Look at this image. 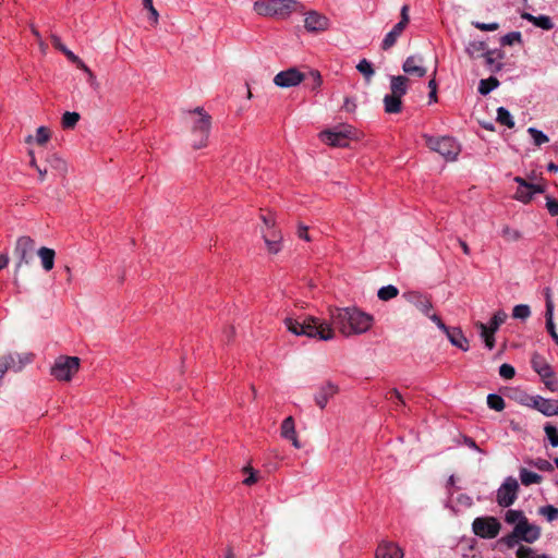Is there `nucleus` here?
Masks as SVG:
<instances>
[{
	"instance_id": "nucleus-1",
	"label": "nucleus",
	"mask_w": 558,
	"mask_h": 558,
	"mask_svg": "<svg viewBox=\"0 0 558 558\" xmlns=\"http://www.w3.org/2000/svg\"><path fill=\"white\" fill-rule=\"evenodd\" d=\"M330 319L332 325L345 337L365 333L374 324V317L357 307L330 310Z\"/></svg>"
},
{
	"instance_id": "nucleus-2",
	"label": "nucleus",
	"mask_w": 558,
	"mask_h": 558,
	"mask_svg": "<svg viewBox=\"0 0 558 558\" xmlns=\"http://www.w3.org/2000/svg\"><path fill=\"white\" fill-rule=\"evenodd\" d=\"M284 325L290 332L296 336H306L325 341L335 337L331 325L314 316L287 317Z\"/></svg>"
},
{
	"instance_id": "nucleus-3",
	"label": "nucleus",
	"mask_w": 558,
	"mask_h": 558,
	"mask_svg": "<svg viewBox=\"0 0 558 558\" xmlns=\"http://www.w3.org/2000/svg\"><path fill=\"white\" fill-rule=\"evenodd\" d=\"M189 113L197 114V118L193 120L191 126L192 147L194 149L204 148L208 144L211 128V116L202 107H196L195 109L190 110Z\"/></svg>"
},
{
	"instance_id": "nucleus-4",
	"label": "nucleus",
	"mask_w": 558,
	"mask_h": 558,
	"mask_svg": "<svg viewBox=\"0 0 558 558\" xmlns=\"http://www.w3.org/2000/svg\"><path fill=\"white\" fill-rule=\"evenodd\" d=\"M541 527L536 524L530 523L526 518L523 521L518 522L512 532L505 536L501 542L508 548H513L520 542H525L527 544L536 542L541 537Z\"/></svg>"
},
{
	"instance_id": "nucleus-5",
	"label": "nucleus",
	"mask_w": 558,
	"mask_h": 558,
	"mask_svg": "<svg viewBox=\"0 0 558 558\" xmlns=\"http://www.w3.org/2000/svg\"><path fill=\"white\" fill-rule=\"evenodd\" d=\"M426 146L442 156L447 161H454L461 153V146L452 136L423 135Z\"/></svg>"
},
{
	"instance_id": "nucleus-6",
	"label": "nucleus",
	"mask_w": 558,
	"mask_h": 558,
	"mask_svg": "<svg viewBox=\"0 0 558 558\" xmlns=\"http://www.w3.org/2000/svg\"><path fill=\"white\" fill-rule=\"evenodd\" d=\"M295 0H258L254 3V11L262 16L287 17L295 9Z\"/></svg>"
},
{
	"instance_id": "nucleus-7",
	"label": "nucleus",
	"mask_w": 558,
	"mask_h": 558,
	"mask_svg": "<svg viewBox=\"0 0 558 558\" xmlns=\"http://www.w3.org/2000/svg\"><path fill=\"white\" fill-rule=\"evenodd\" d=\"M320 138L324 143L333 147H348L350 140H357V130L350 124H340L330 130L323 131Z\"/></svg>"
},
{
	"instance_id": "nucleus-8",
	"label": "nucleus",
	"mask_w": 558,
	"mask_h": 558,
	"mask_svg": "<svg viewBox=\"0 0 558 558\" xmlns=\"http://www.w3.org/2000/svg\"><path fill=\"white\" fill-rule=\"evenodd\" d=\"M81 360L77 356L60 355L51 366V376L60 381H70L80 369Z\"/></svg>"
},
{
	"instance_id": "nucleus-9",
	"label": "nucleus",
	"mask_w": 558,
	"mask_h": 558,
	"mask_svg": "<svg viewBox=\"0 0 558 558\" xmlns=\"http://www.w3.org/2000/svg\"><path fill=\"white\" fill-rule=\"evenodd\" d=\"M465 52L472 63V72L475 76L481 74V68H488V45L484 40H473L466 48Z\"/></svg>"
},
{
	"instance_id": "nucleus-10",
	"label": "nucleus",
	"mask_w": 558,
	"mask_h": 558,
	"mask_svg": "<svg viewBox=\"0 0 558 558\" xmlns=\"http://www.w3.org/2000/svg\"><path fill=\"white\" fill-rule=\"evenodd\" d=\"M401 19L400 21L392 27V29L385 36V38L381 41V49L383 50H389L391 47H393L398 40V38L401 36L405 27L408 26L410 22L409 16V7L404 4L401 9Z\"/></svg>"
},
{
	"instance_id": "nucleus-11",
	"label": "nucleus",
	"mask_w": 558,
	"mask_h": 558,
	"mask_svg": "<svg viewBox=\"0 0 558 558\" xmlns=\"http://www.w3.org/2000/svg\"><path fill=\"white\" fill-rule=\"evenodd\" d=\"M519 489V483L514 477H508L497 490V502L501 507L511 506L515 499Z\"/></svg>"
},
{
	"instance_id": "nucleus-12",
	"label": "nucleus",
	"mask_w": 558,
	"mask_h": 558,
	"mask_svg": "<svg viewBox=\"0 0 558 558\" xmlns=\"http://www.w3.org/2000/svg\"><path fill=\"white\" fill-rule=\"evenodd\" d=\"M306 78V75L299 71L296 68H289L281 71L274 77V83L282 88L298 86Z\"/></svg>"
},
{
	"instance_id": "nucleus-13",
	"label": "nucleus",
	"mask_w": 558,
	"mask_h": 558,
	"mask_svg": "<svg viewBox=\"0 0 558 558\" xmlns=\"http://www.w3.org/2000/svg\"><path fill=\"white\" fill-rule=\"evenodd\" d=\"M514 181L518 183V189L515 192L517 199L529 203L531 202L534 194L544 193L545 186L542 184H534L527 182L525 179L521 177H515Z\"/></svg>"
},
{
	"instance_id": "nucleus-14",
	"label": "nucleus",
	"mask_w": 558,
	"mask_h": 558,
	"mask_svg": "<svg viewBox=\"0 0 558 558\" xmlns=\"http://www.w3.org/2000/svg\"><path fill=\"white\" fill-rule=\"evenodd\" d=\"M35 242L31 236L23 235L16 240L14 254L19 258L17 267L29 264L33 258Z\"/></svg>"
},
{
	"instance_id": "nucleus-15",
	"label": "nucleus",
	"mask_w": 558,
	"mask_h": 558,
	"mask_svg": "<svg viewBox=\"0 0 558 558\" xmlns=\"http://www.w3.org/2000/svg\"><path fill=\"white\" fill-rule=\"evenodd\" d=\"M329 26V20L325 15L316 12L310 11L305 14L304 19V27L306 31L316 33L326 31Z\"/></svg>"
},
{
	"instance_id": "nucleus-16",
	"label": "nucleus",
	"mask_w": 558,
	"mask_h": 558,
	"mask_svg": "<svg viewBox=\"0 0 558 558\" xmlns=\"http://www.w3.org/2000/svg\"><path fill=\"white\" fill-rule=\"evenodd\" d=\"M263 239L269 254H277L282 250V234L279 229L262 230Z\"/></svg>"
},
{
	"instance_id": "nucleus-17",
	"label": "nucleus",
	"mask_w": 558,
	"mask_h": 558,
	"mask_svg": "<svg viewBox=\"0 0 558 558\" xmlns=\"http://www.w3.org/2000/svg\"><path fill=\"white\" fill-rule=\"evenodd\" d=\"M402 70L410 76L424 77L426 75V68L423 65V58L417 56H410L405 59Z\"/></svg>"
},
{
	"instance_id": "nucleus-18",
	"label": "nucleus",
	"mask_w": 558,
	"mask_h": 558,
	"mask_svg": "<svg viewBox=\"0 0 558 558\" xmlns=\"http://www.w3.org/2000/svg\"><path fill=\"white\" fill-rule=\"evenodd\" d=\"M280 435L282 438L290 440L294 448L300 449L301 444L298 438V434L295 430V423L294 418L292 416H288L282 421L281 427H280Z\"/></svg>"
},
{
	"instance_id": "nucleus-19",
	"label": "nucleus",
	"mask_w": 558,
	"mask_h": 558,
	"mask_svg": "<svg viewBox=\"0 0 558 558\" xmlns=\"http://www.w3.org/2000/svg\"><path fill=\"white\" fill-rule=\"evenodd\" d=\"M375 558H403V550L392 542H383L376 549Z\"/></svg>"
},
{
	"instance_id": "nucleus-20",
	"label": "nucleus",
	"mask_w": 558,
	"mask_h": 558,
	"mask_svg": "<svg viewBox=\"0 0 558 558\" xmlns=\"http://www.w3.org/2000/svg\"><path fill=\"white\" fill-rule=\"evenodd\" d=\"M533 407L546 416L558 415V400H549L537 396L533 398Z\"/></svg>"
},
{
	"instance_id": "nucleus-21",
	"label": "nucleus",
	"mask_w": 558,
	"mask_h": 558,
	"mask_svg": "<svg viewBox=\"0 0 558 558\" xmlns=\"http://www.w3.org/2000/svg\"><path fill=\"white\" fill-rule=\"evenodd\" d=\"M337 393L338 386L330 381H327L319 388L318 392L315 395V402L320 409H325L329 399H331Z\"/></svg>"
},
{
	"instance_id": "nucleus-22",
	"label": "nucleus",
	"mask_w": 558,
	"mask_h": 558,
	"mask_svg": "<svg viewBox=\"0 0 558 558\" xmlns=\"http://www.w3.org/2000/svg\"><path fill=\"white\" fill-rule=\"evenodd\" d=\"M532 368L543 378H550L554 376L551 366L546 362L545 357L538 353H534L531 359Z\"/></svg>"
},
{
	"instance_id": "nucleus-23",
	"label": "nucleus",
	"mask_w": 558,
	"mask_h": 558,
	"mask_svg": "<svg viewBox=\"0 0 558 558\" xmlns=\"http://www.w3.org/2000/svg\"><path fill=\"white\" fill-rule=\"evenodd\" d=\"M444 332L447 335L449 341L457 348L463 351L469 349L468 339L464 337L460 328L448 327Z\"/></svg>"
},
{
	"instance_id": "nucleus-24",
	"label": "nucleus",
	"mask_w": 558,
	"mask_h": 558,
	"mask_svg": "<svg viewBox=\"0 0 558 558\" xmlns=\"http://www.w3.org/2000/svg\"><path fill=\"white\" fill-rule=\"evenodd\" d=\"M521 17L525 21L531 22L536 27H539L544 31H550L554 28V23L551 19L547 15H538L534 16L529 12L521 13Z\"/></svg>"
},
{
	"instance_id": "nucleus-25",
	"label": "nucleus",
	"mask_w": 558,
	"mask_h": 558,
	"mask_svg": "<svg viewBox=\"0 0 558 558\" xmlns=\"http://www.w3.org/2000/svg\"><path fill=\"white\" fill-rule=\"evenodd\" d=\"M408 83L409 78L404 75L391 76L390 94L402 98L408 92Z\"/></svg>"
},
{
	"instance_id": "nucleus-26",
	"label": "nucleus",
	"mask_w": 558,
	"mask_h": 558,
	"mask_svg": "<svg viewBox=\"0 0 558 558\" xmlns=\"http://www.w3.org/2000/svg\"><path fill=\"white\" fill-rule=\"evenodd\" d=\"M41 266L46 271H50L54 266L56 252L49 247H40L37 252Z\"/></svg>"
},
{
	"instance_id": "nucleus-27",
	"label": "nucleus",
	"mask_w": 558,
	"mask_h": 558,
	"mask_svg": "<svg viewBox=\"0 0 558 558\" xmlns=\"http://www.w3.org/2000/svg\"><path fill=\"white\" fill-rule=\"evenodd\" d=\"M2 359L4 360V363H7V366L9 367V369L14 371V372L22 371L24 365L31 362L29 356L22 357L20 355L15 356L13 354L4 355V356H2Z\"/></svg>"
},
{
	"instance_id": "nucleus-28",
	"label": "nucleus",
	"mask_w": 558,
	"mask_h": 558,
	"mask_svg": "<svg viewBox=\"0 0 558 558\" xmlns=\"http://www.w3.org/2000/svg\"><path fill=\"white\" fill-rule=\"evenodd\" d=\"M384 106L387 113H400L402 111V98L388 94L384 97Z\"/></svg>"
},
{
	"instance_id": "nucleus-29",
	"label": "nucleus",
	"mask_w": 558,
	"mask_h": 558,
	"mask_svg": "<svg viewBox=\"0 0 558 558\" xmlns=\"http://www.w3.org/2000/svg\"><path fill=\"white\" fill-rule=\"evenodd\" d=\"M485 109V101L478 100L473 108L471 118L475 120L484 130H488V121L483 117Z\"/></svg>"
},
{
	"instance_id": "nucleus-30",
	"label": "nucleus",
	"mask_w": 558,
	"mask_h": 558,
	"mask_svg": "<svg viewBox=\"0 0 558 558\" xmlns=\"http://www.w3.org/2000/svg\"><path fill=\"white\" fill-rule=\"evenodd\" d=\"M508 315L505 311H497L490 318V350L494 347V335L501 324L507 319Z\"/></svg>"
},
{
	"instance_id": "nucleus-31",
	"label": "nucleus",
	"mask_w": 558,
	"mask_h": 558,
	"mask_svg": "<svg viewBox=\"0 0 558 558\" xmlns=\"http://www.w3.org/2000/svg\"><path fill=\"white\" fill-rule=\"evenodd\" d=\"M496 122L500 125L507 126L508 129H513L515 126L512 114L504 107H499L497 109Z\"/></svg>"
},
{
	"instance_id": "nucleus-32",
	"label": "nucleus",
	"mask_w": 558,
	"mask_h": 558,
	"mask_svg": "<svg viewBox=\"0 0 558 558\" xmlns=\"http://www.w3.org/2000/svg\"><path fill=\"white\" fill-rule=\"evenodd\" d=\"M473 532L475 535L483 538L488 537V517L476 518L472 524Z\"/></svg>"
},
{
	"instance_id": "nucleus-33",
	"label": "nucleus",
	"mask_w": 558,
	"mask_h": 558,
	"mask_svg": "<svg viewBox=\"0 0 558 558\" xmlns=\"http://www.w3.org/2000/svg\"><path fill=\"white\" fill-rule=\"evenodd\" d=\"M520 480L524 486H530L532 484H539L543 481V477L539 474L523 468L520 470Z\"/></svg>"
},
{
	"instance_id": "nucleus-34",
	"label": "nucleus",
	"mask_w": 558,
	"mask_h": 558,
	"mask_svg": "<svg viewBox=\"0 0 558 558\" xmlns=\"http://www.w3.org/2000/svg\"><path fill=\"white\" fill-rule=\"evenodd\" d=\"M47 162L50 165L51 169L58 171L61 175H65L68 171L66 162L56 154L50 155L47 158Z\"/></svg>"
},
{
	"instance_id": "nucleus-35",
	"label": "nucleus",
	"mask_w": 558,
	"mask_h": 558,
	"mask_svg": "<svg viewBox=\"0 0 558 558\" xmlns=\"http://www.w3.org/2000/svg\"><path fill=\"white\" fill-rule=\"evenodd\" d=\"M398 294H399L398 288L392 284L381 287L377 292V296L381 301H390V300L395 299L396 296H398Z\"/></svg>"
},
{
	"instance_id": "nucleus-36",
	"label": "nucleus",
	"mask_w": 558,
	"mask_h": 558,
	"mask_svg": "<svg viewBox=\"0 0 558 558\" xmlns=\"http://www.w3.org/2000/svg\"><path fill=\"white\" fill-rule=\"evenodd\" d=\"M80 118L81 117L77 112H64L61 119L62 128L65 130L74 129L80 121Z\"/></svg>"
},
{
	"instance_id": "nucleus-37",
	"label": "nucleus",
	"mask_w": 558,
	"mask_h": 558,
	"mask_svg": "<svg viewBox=\"0 0 558 558\" xmlns=\"http://www.w3.org/2000/svg\"><path fill=\"white\" fill-rule=\"evenodd\" d=\"M515 555L517 558H548L546 555L538 554L535 549L524 545L519 546Z\"/></svg>"
},
{
	"instance_id": "nucleus-38",
	"label": "nucleus",
	"mask_w": 558,
	"mask_h": 558,
	"mask_svg": "<svg viewBox=\"0 0 558 558\" xmlns=\"http://www.w3.org/2000/svg\"><path fill=\"white\" fill-rule=\"evenodd\" d=\"M385 398L395 404L396 410H399L401 407L405 405V401L403 400V397L401 396L399 390L396 388L388 390L385 395Z\"/></svg>"
},
{
	"instance_id": "nucleus-39",
	"label": "nucleus",
	"mask_w": 558,
	"mask_h": 558,
	"mask_svg": "<svg viewBox=\"0 0 558 558\" xmlns=\"http://www.w3.org/2000/svg\"><path fill=\"white\" fill-rule=\"evenodd\" d=\"M526 519L525 514L521 510H508L505 514V522L508 524H518V522Z\"/></svg>"
},
{
	"instance_id": "nucleus-40",
	"label": "nucleus",
	"mask_w": 558,
	"mask_h": 558,
	"mask_svg": "<svg viewBox=\"0 0 558 558\" xmlns=\"http://www.w3.org/2000/svg\"><path fill=\"white\" fill-rule=\"evenodd\" d=\"M538 514L545 517L547 521L553 522L558 520V508L547 505L538 508Z\"/></svg>"
},
{
	"instance_id": "nucleus-41",
	"label": "nucleus",
	"mask_w": 558,
	"mask_h": 558,
	"mask_svg": "<svg viewBox=\"0 0 558 558\" xmlns=\"http://www.w3.org/2000/svg\"><path fill=\"white\" fill-rule=\"evenodd\" d=\"M522 35L520 32H511L500 38V46H511L513 44H521Z\"/></svg>"
},
{
	"instance_id": "nucleus-42",
	"label": "nucleus",
	"mask_w": 558,
	"mask_h": 558,
	"mask_svg": "<svg viewBox=\"0 0 558 558\" xmlns=\"http://www.w3.org/2000/svg\"><path fill=\"white\" fill-rule=\"evenodd\" d=\"M527 133L532 136L536 146H541L549 142L548 136L535 128H529Z\"/></svg>"
},
{
	"instance_id": "nucleus-43",
	"label": "nucleus",
	"mask_w": 558,
	"mask_h": 558,
	"mask_svg": "<svg viewBox=\"0 0 558 558\" xmlns=\"http://www.w3.org/2000/svg\"><path fill=\"white\" fill-rule=\"evenodd\" d=\"M356 69L365 76L366 80H369L375 73L372 63L366 59H362L357 63Z\"/></svg>"
},
{
	"instance_id": "nucleus-44",
	"label": "nucleus",
	"mask_w": 558,
	"mask_h": 558,
	"mask_svg": "<svg viewBox=\"0 0 558 558\" xmlns=\"http://www.w3.org/2000/svg\"><path fill=\"white\" fill-rule=\"evenodd\" d=\"M50 137H51V132L47 126H39L36 130L35 142L39 146L45 145L50 140Z\"/></svg>"
},
{
	"instance_id": "nucleus-45",
	"label": "nucleus",
	"mask_w": 558,
	"mask_h": 558,
	"mask_svg": "<svg viewBox=\"0 0 558 558\" xmlns=\"http://www.w3.org/2000/svg\"><path fill=\"white\" fill-rule=\"evenodd\" d=\"M143 7L149 12V21L153 26H156L159 22V13L153 4V0H143Z\"/></svg>"
},
{
	"instance_id": "nucleus-46",
	"label": "nucleus",
	"mask_w": 558,
	"mask_h": 558,
	"mask_svg": "<svg viewBox=\"0 0 558 558\" xmlns=\"http://www.w3.org/2000/svg\"><path fill=\"white\" fill-rule=\"evenodd\" d=\"M531 315V310L529 305L519 304L513 307L512 316L518 319H526Z\"/></svg>"
},
{
	"instance_id": "nucleus-47",
	"label": "nucleus",
	"mask_w": 558,
	"mask_h": 558,
	"mask_svg": "<svg viewBox=\"0 0 558 558\" xmlns=\"http://www.w3.org/2000/svg\"><path fill=\"white\" fill-rule=\"evenodd\" d=\"M545 434L553 447H558V430L551 424H546L544 427Z\"/></svg>"
},
{
	"instance_id": "nucleus-48",
	"label": "nucleus",
	"mask_w": 558,
	"mask_h": 558,
	"mask_svg": "<svg viewBox=\"0 0 558 558\" xmlns=\"http://www.w3.org/2000/svg\"><path fill=\"white\" fill-rule=\"evenodd\" d=\"M530 464L543 472L554 471L553 464L549 461L542 458H537L536 460L531 461Z\"/></svg>"
},
{
	"instance_id": "nucleus-49",
	"label": "nucleus",
	"mask_w": 558,
	"mask_h": 558,
	"mask_svg": "<svg viewBox=\"0 0 558 558\" xmlns=\"http://www.w3.org/2000/svg\"><path fill=\"white\" fill-rule=\"evenodd\" d=\"M244 473H248V476L243 480V484L246 486H252L258 481L257 472L251 466L246 465L242 470Z\"/></svg>"
},
{
	"instance_id": "nucleus-50",
	"label": "nucleus",
	"mask_w": 558,
	"mask_h": 558,
	"mask_svg": "<svg viewBox=\"0 0 558 558\" xmlns=\"http://www.w3.org/2000/svg\"><path fill=\"white\" fill-rule=\"evenodd\" d=\"M260 219L265 226L262 230L277 229L275 216L272 213L268 211L267 214H260Z\"/></svg>"
},
{
	"instance_id": "nucleus-51",
	"label": "nucleus",
	"mask_w": 558,
	"mask_h": 558,
	"mask_svg": "<svg viewBox=\"0 0 558 558\" xmlns=\"http://www.w3.org/2000/svg\"><path fill=\"white\" fill-rule=\"evenodd\" d=\"M544 294H545V301H546L545 316H554V302L551 299L550 288H545Z\"/></svg>"
},
{
	"instance_id": "nucleus-52",
	"label": "nucleus",
	"mask_w": 558,
	"mask_h": 558,
	"mask_svg": "<svg viewBox=\"0 0 558 558\" xmlns=\"http://www.w3.org/2000/svg\"><path fill=\"white\" fill-rule=\"evenodd\" d=\"M499 375L505 379H511L515 375V369L512 365L505 363L499 367Z\"/></svg>"
},
{
	"instance_id": "nucleus-53",
	"label": "nucleus",
	"mask_w": 558,
	"mask_h": 558,
	"mask_svg": "<svg viewBox=\"0 0 558 558\" xmlns=\"http://www.w3.org/2000/svg\"><path fill=\"white\" fill-rule=\"evenodd\" d=\"M490 409L501 411L505 409V400L495 393H490Z\"/></svg>"
},
{
	"instance_id": "nucleus-54",
	"label": "nucleus",
	"mask_w": 558,
	"mask_h": 558,
	"mask_svg": "<svg viewBox=\"0 0 558 558\" xmlns=\"http://www.w3.org/2000/svg\"><path fill=\"white\" fill-rule=\"evenodd\" d=\"M545 317H546V329L549 332V335L551 336L555 343L558 345V333L556 331L553 316H545Z\"/></svg>"
},
{
	"instance_id": "nucleus-55",
	"label": "nucleus",
	"mask_w": 558,
	"mask_h": 558,
	"mask_svg": "<svg viewBox=\"0 0 558 558\" xmlns=\"http://www.w3.org/2000/svg\"><path fill=\"white\" fill-rule=\"evenodd\" d=\"M308 76H310V77H311V80H312V83H311V84H308L310 88H311L312 90H315V89L319 88V87H320V85H322V82H323V81H322L320 73H319L318 71H311V72H310V74H308Z\"/></svg>"
},
{
	"instance_id": "nucleus-56",
	"label": "nucleus",
	"mask_w": 558,
	"mask_h": 558,
	"mask_svg": "<svg viewBox=\"0 0 558 558\" xmlns=\"http://www.w3.org/2000/svg\"><path fill=\"white\" fill-rule=\"evenodd\" d=\"M546 199H547L546 207L548 209V213L551 216H557L558 215V201L553 199L550 197H546Z\"/></svg>"
},
{
	"instance_id": "nucleus-57",
	"label": "nucleus",
	"mask_w": 558,
	"mask_h": 558,
	"mask_svg": "<svg viewBox=\"0 0 558 558\" xmlns=\"http://www.w3.org/2000/svg\"><path fill=\"white\" fill-rule=\"evenodd\" d=\"M500 527V522L496 518L490 517V538H494L499 534Z\"/></svg>"
},
{
	"instance_id": "nucleus-58",
	"label": "nucleus",
	"mask_w": 558,
	"mask_h": 558,
	"mask_svg": "<svg viewBox=\"0 0 558 558\" xmlns=\"http://www.w3.org/2000/svg\"><path fill=\"white\" fill-rule=\"evenodd\" d=\"M498 58H501L500 51L499 50H490V59H489L490 71L500 69V63H497L496 65L494 64L495 60Z\"/></svg>"
},
{
	"instance_id": "nucleus-59",
	"label": "nucleus",
	"mask_w": 558,
	"mask_h": 558,
	"mask_svg": "<svg viewBox=\"0 0 558 558\" xmlns=\"http://www.w3.org/2000/svg\"><path fill=\"white\" fill-rule=\"evenodd\" d=\"M50 38H51V44H52V46H53L57 50H59V51L63 52V51L66 49V46H64V45L62 44L61 38H60L58 35L52 34Z\"/></svg>"
},
{
	"instance_id": "nucleus-60",
	"label": "nucleus",
	"mask_w": 558,
	"mask_h": 558,
	"mask_svg": "<svg viewBox=\"0 0 558 558\" xmlns=\"http://www.w3.org/2000/svg\"><path fill=\"white\" fill-rule=\"evenodd\" d=\"M418 307L420 310L424 313V314H428V312L430 311V308L433 307L430 301L426 298H423L421 301H420V304H418Z\"/></svg>"
},
{
	"instance_id": "nucleus-61",
	"label": "nucleus",
	"mask_w": 558,
	"mask_h": 558,
	"mask_svg": "<svg viewBox=\"0 0 558 558\" xmlns=\"http://www.w3.org/2000/svg\"><path fill=\"white\" fill-rule=\"evenodd\" d=\"M66 59L72 62L73 64H76L81 58L78 56H76L73 51H71L70 49H65L63 52H62Z\"/></svg>"
},
{
	"instance_id": "nucleus-62",
	"label": "nucleus",
	"mask_w": 558,
	"mask_h": 558,
	"mask_svg": "<svg viewBox=\"0 0 558 558\" xmlns=\"http://www.w3.org/2000/svg\"><path fill=\"white\" fill-rule=\"evenodd\" d=\"M504 235L508 239V240H518L520 238V234L518 231L515 230H510L509 228H504Z\"/></svg>"
},
{
	"instance_id": "nucleus-63",
	"label": "nucleus",
	"mask_w": 558,
	"mask_h": 558,
	"mask_svg": "<svg viewBox=\"0 0 558 558\" xmlns=\"http://www.w3.org/2000/svg\"><path fill=\"white\" fill-rule=\"evenodd\" d=\"M478 93L481 95H488V78H482L478 84Z\"/></svg>"
},
{
	"instance_id": "nucleus-64",
	"label": "nucleus",
	"mask_w": 558,
	"mask_h": 558,
	"mask_svg": "<svg viewBox=\"0 0 558 558\" xmlns=\"http://www.w3.org/2000/svg\"><path fill=\"white\" fill-rule=\"evenodd\" d=\"M298 235L300 239H303L307 242L311 241L310 235H308V229L305 226H299Z\"/></svg>"
}]
</instances>
